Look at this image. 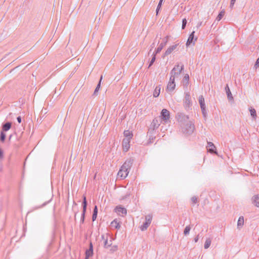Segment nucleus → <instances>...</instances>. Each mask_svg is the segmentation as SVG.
Instances as JSON below:
<instances>
[{"label": "nucleus", "mask_w": 259, "mask_h": 259, "mask_svg": "<svg viewBox=\"0 0 259 259\" xmlns=\"http://www.w3.org/2000/svg\"><path fill=\"white\" fill-rule=\"evenodd\" d=\"M258 49H259V44H258Z\"/></svg>", "instance_id": "obj_54"}, {"label": "nucleus", "mask_w": 259, "mask_h": 259, "mask_svg": "<svg viewBox=\"0 0 259 259\" xmlns=\"http://www.w3.org/2000/svg\"><path fill=\"white\" fill-rule=\"evenodd\" d=\"M163 1V0H160L159 2V3L158 4V6H157L156 10V15L158 14V12H159V10L161 8V5H162Z\"/></svg>", "instance_id": "obj_34"}, {"label": "nucleus", "mask_w": 259, "mask_h": 259, "mask_svg": "<svg viewBox=\"0 0 259 259\" xmlns=\"http://www.w3.org/2000/svg\"><path fill=\"white\" fill-rule=\"evenodd\" d=\"M252 203L256 207H259V194L255 195L252 198Z\"/></svg>", "instance_id": "obj_17"}, {"label": "nucleus", "mask_w": 259, "mask_h": 259, "mask_svg": "<svg viewBox=\"0 0 259 259\" xmlns=\"http://www.w3.org/2000/svg\"><path fill=\"white\" fill-rule=\"evenodd\" d=\"M103 78V76L101 75V77H100V80H99V81L94 91V95H97V93L99 91L100 88V87H101V81H102V79Z\"/></svg>", "instance_id": "obj_27"}, {"label": "nucleus", "mask_w": 259, "mask_h": 259, "mask_svg": "<svg viewBox=\"0 0 259 259\" xmlns=\"http://www.w3.org/2000/svg\"><path fill=\"white\" fill-rule=\"evenodd\" d=\"M97 214H98V207H97V206L96 205L94 208L93 213V215H92L93 221H95L96 220L97 217Z\"/></svg>", "instance_id": "obj_26"}, {"label": "nucleus", "mask_w": 259, "mask_h": 259, "mask_svg": "<svg viewBox=\"0 0 259 259\" xmlns=\"http://www.w3.org/2000/svg\"><path fill=\"white\" fill-rule=\"evenodd\" d=\"M191 201L193 204H195L198 202V198L196 196H193L191 198Z\"/></svg>", "instance_id": "obj_37"}, {"label": "nucleus", "mask_w": 259, "mask_h": 259, "mask_svg": "<svg viewBox=\"0 0 259 259\" xmlns=\"http://www.w3.org/2000/svg\"><path fill=\"white\" fill-rule=\"evenodd\" d=\"M201 110L202 111V115H203V116L204 117V118H206V116H207V111H206V107H201Z\"/></svg>", "instance_id": "obj_33"}, {"label": "nucleus", "mask_w": 259, "mask_h": 259, "mask_svg": "<svg viewBox=\"0 0 259 259\" xmlns=\"http://www.w3.org/2000/svg\"><path fill=\"white\" fill-rule=\"evenodd\" d=\"M195 32V31H193L190 34L186 42V46L187 47L190 46L192 44L194 45L195 42L197 40V37H195L194 36Z\"/></svg>", "instance_id": "obj_10"}, {"label": "nucleus", "mask_w": 259, "mask_h": 259, "mask_svg": "<svg viewBox=\"0 0 259 259\" xmlns=\"http://www.w3.org/2000/svg\"><path fill=\"white\" fill-rule=\"evenodd\" d=\"M6 135L4 132L1 131L0 134V141L2 142H4L6 140Z\"/></svg>", "instance_id": "obj_30"}, {"label": "nucleus", "mask_w": 259, "mask_h": 259, "mask_svg": "<svg viewBox=\"0 0 259 259\" xmlns=\"http://www.w3.org/2000/svg\"><path fill=\"white\" fill-rule=\"evenodd\" d=\"M182 132L186 135L192 134L195 128L194 125L192 121H189L181 125Z\"/></svg>", "instance_id": "obj_3"}, {"label": "nucleus", "mask_w": 259, "mask_h": 259, "mask_svg": "<svg viewBox=\"0 0 259 259\" xmlns=\"http://www.w3.org/2000/svg\"><path fill=\"white\" fill-rule=\"evenodd\" d=\"M224 11H221V12H220V13L219 14V15H218L216 19L218 20V21H220L222 18V17H223V16L224 15Z\"/></svg>", "instance_id": "obj_35"}, {"label": "nucleus", "mask_w": 259, "mask_h": 259, "mask_svg": "<svg viewBox=\"0 0 259 259\" xmlns=\"http://www.w3.org/2000/svg\"><path fill=\"white\" fill-rule=\"evenodd\" d=\"M159 125L158 120L156 118H154L149 128L148 134H152L154 133V131L159 127Z\"/></svg>", "instance_id": "obj_8"}, {"label": "nucleus", "mask_w": 259, "mask_h": 259, "mask_svg": "<svg viewBox=\"0 0 259 259\" xmlns=\"http://www.w3.org/2000/svg\"><path fill=\"white\" fill-rule=\"evenodd\" d=\"M211 239L210 238H207L204 243V247L205 249H207L211 244Z\"/></svg>", "instance_id": "obj_29"}, {"label": "nucleus", "mask_w": 259, "mask_h": 259, "mask_svg": "<svg viewBox=\"0 0 259 259\" xmlns=\"http://www.w3.org/2000/svg\"><path fill=\"white\" fill-rule=\"evenodd\" d=\"M249 111L250 112L251 116L254 118L255 119L256 117V110L254 108H251L249 109Z\"/></svg>", "instance_id": "obj_31"}, {"label": "nucleus", "mask_w": 259, "mask_h": 259, "mask_svg": "<svg viewBox=\"0 0 259 259\" xmlns=\"http://www.w3.org/2000/svg\"><path fill=\"white\" fill-rule=\"evenodd\" d=\"M177 120L179 122L181 123V125L183 124L184 123H187L189 122L188 119L189 116L188 115H185L183 113L179 112L177 115Z\"/></svg>", "instance_id": "obj_5"}, {"label": "nucleus", "mask_w": 259, "mask_h": 259, "mask_svg": "<svg viewBox=\"0 0 259 259\" xmlns=\"http://www.w3.org/2000/svg\"><path fill=\"white\" fill-rule=\"evenodd\" d=\"M106 236H105L104 234L101 235V238L104 241H105V239H106Z\"/></svg>", "instance_id": "obj_45"}, {"label": "nucleus", "mask_w": 259, "mask_h": 259, "mask_svg": "<svg viewBox=\"0 0 259 259\" xmlns=\"http://www.w3.org/2000/svg\"><path fill=\"white\" fill-rule=\"evenodd\" d=\"M116 248H117V246H115L114 247V249H116Z\"/></svg>", "instance_id": "obj_53"}, {"label": "nucleus", "mask_w": 259, "mask_h": 259, "mask_svg": "<svg viewBox=\"0 0 259 259\" xmlns=\"http://www.w3.org/2000/svg\"><path fill=\"white\" fill-rule=\"evenodd\" d=\"M89 257H87V256L85 255V259H89Z\"/></svg>", "instance_id": "obj_51"}, {"label": "nucleus", "mask_w": 259, "mask_h": 259, "mask_svg": "<svg viewBox=\"0 0 259 259\" xmlns=\"http://www.w3.org/2000/svg\"><path fill=\"white\" fill-rule=\"evenodd\" d=\"M189 80V75L188 74H185L184 77V80L186 81L187 82H188Z\"/></svg>", "instance_id": "obj_40"}, {"label": "nucleus", "mask_w": 259, "mask_h": 259, "mask_svg": "<svg viewBox=\"0 0 259 259\" xmlns=\"http://www.w3.org/2000/svg\"><path fill=\"white\" fill-rule=\"evenodd\" d=\"M191 230V227L190 226H187L184 229V234L185 235H187L189 234L190 231Z\"/></svg>", "instance_id": "obj_32"}, {"label": "nucleus", "mask_w": 259, "mask_h": 259, "mask_svg": "<svg viewBox=\"0 0 259 259\" xmlns=\"http://www.w3.org/2000/svg\"><path fill=\"white\" fill-rule=\"evenodd\" d=\"M187 23V21L186 18H184L182 20V29H184L186 27V24Z\"/></svg>", "instance_id": "obj_36"}, {"label": "nucleus", "mask_w": 259, "mask_h": 259, "mask_svg": "<svg viewBox=\"0 0 259 259\" xmlns=\"http://www.w3.org/2000/svg\"><path fill=\"white\" fill-rule=\"evenodd\" d=\"M17 121H18L19 123H20L21 122V121H22V119H21V116H18V117H17Z\"/></svg>", "instance_id": "obj_44"}, {"label": "nucleus", "mask_w": 259, "mask_h": 259, "mask_svg": "<svg viewBox=\"0 0 259 259\" xmlns=\"http://www.w3.org/2000/svg\"><path fill=\"white\" fill-rule=\"evenodd\" d=\"M115 209L117 213H121L123 214L126 213V209L125 208L122 207L121 206H116Z\"/></svg>", "instance_id": "obj_20"}, {"label": "nucleus", "mask_w": 259, "mask_h": 259, "mask_svg": "<svg viewBox=\"0 0 259 259\" xmlns=\"http://www.w3.org/2000/svg\"><path fill=\"white\" fill-rule=\"evenodd\" d=\"M167 39L168 36H166L162 39V41L160 43L159 47L154 51L155 54H158L161 52L163 47L166 45L167 42Z\"/></svg>", "instance_id": "obj_11"}, {"label": "nucleus", "mask_w": 259, "mask_h": 259, "mask_svg": "<svg viewBox=\"0 0 259 259\" xmlns=\"http://www.w3.org/2000/svg\"><path fill=\"white\" fill-rule=\"evenodd\" d=\"M201 25H202V22H199V23L197 24V26H196V27L198 28H199V27Z\"/></svg>", "instance_id": "obj_47"}, {"label": "nucleus", "mask_w": 259, "mask_h": 259, "mask_svg": "<svg viewBox=\"0 0 259 259\" xmlns=\"http://www.w3.org/2000/svg\"><path fill=\"white\" fill-rule=\"evenodd\" d=\"M130 140L123 139L122 142L123 150L124 151H127L130 147Z\"/></svg>", "instance_id": "obj_13"}, {"label": "nucleus", "mask_w": 259, "mask_h": 259, "mask_svg": "<svg viewBox=\"0 0 259 259\" xmlns=\"http://www.w3.org/2000/svg\"><path fill=\"white\" fill-rule=\"evenodd\" d=\"M124 136L125 137V139H128L130 140L133 137V134L132 132H130L128 130H126L124 131L123 133Z\"/></svg>", "instance_id": "obj_18"}, {"label": "nucleus", "mask_w": 259, "mask_h": 259, "mask_svg": "<svg viewBox=\"0 0 259 259\" xmlns=\"http://www.w3.org/2000/svg\"><path fill=\"white\" fill-rule=\"evenodd\" d=\"M160 85L157 86L153 92V96L154 97H158L160 94Z\"/></svg>", "instance_id": "obj_25"}, {"label": "nucleus", "mask_w": 259, "mask_h": 259, "mask_svg": "<svg viewBox=\"0 0 259 259\" xmlns=\"http://www.w3.org/2000/svg\"><path fill=\"white\" fill-rule=\"evenodd\" d=\"M12 136V135H10V137H9V140H11V138Z\"/></svg>", "instance_id": "obj_49"}, {"label": "nucleus", "mask_w": 259, "mask_h": 259, "mask_svg": "<svg viewBox=\"0 0 259 259\" xmlns=\"http://www.w3.org/2000/svg\"><path fill=\"white\" fill-rule=\"evenodd\" d=\"M179 65H176L175 66V67L172 68V69L171 70L170 72V76L169 78V81L168 82L167 85V90L169 91H172L176 87V83L175 82V77L177 75H179L180 74V73L182 72V71L184 70V65H182L181 66L180 69L179 70V71L176 72V70L179 68Z\"/></svg>", "instance_id": "obj_1"}, {"label": "nucleus", "mask_w": 259, "mask_h": 259, "mask_svg": "<svg viewBox=\"0 0 259 259\" xmlns=\"http://www.w3.org/2000/svg\"><path fill=\"white\" fill-rule=\"evenodd\" d=\"M3 158H4V151L0 148V160L3 159Z\"/></svg>", "instance_id": "obj_42"}, {"label": "nucleus", "mask_w": 259, "mask_h": 259, "mask_svg": "<svg viewBox=\"0 0 259 259\" xmlns=\"http://www.w3.org/2000/svg\"><path fill=\"white\" fill-rule=\"evenodd\" d=\"M236 1V0H231L230 6L231 8H233Z\"/></svg>", "instance_id": "obj_43"}, {"label": "nucleus", "mask_w": 259, "mask_h": 259, "mask_svg": "<svg viewBox=\"0 0 259 259\" xmlns=\"http://www.w3.org/2000/svg\"><path fill=\"white\" fill-rule=\"evenodd\" d=\"M116 248H117V246H115L114 247V249H116Z\"/></svg>", "instance_id": "obj_52"}, {"label": "nucleus", "mask_w": 259, "mask_h": 259, "mask_svg": "<svg viewBox=\"0 0 259 259\" xmlns=\"http://www.w3.org/2000/svg\"><path fill=\"white\" fill-rule=\"evenodd\" d=\"M192 106V101L191 100V97L189 93H186L185 94V97L184 99V106L185 108L188 110Z\"/></svg>", "instance_id": "obj_7"}, {"label": "nucleus", "mask_w": 259, "mask_h": 259, "mask_svg": "<svg viewBox=\"0 0 259 259\" xmlns=\"http://www.w3.org/2000/svg\"><path fill=\"white\" fill-rule=\"evenodd\" d=\"M258 67H259V57L257 59V60L255 63V64H254V67L255 68H257Z\"/></svg>", "instance_id": "obj_41"}, {"label": "nucleus", "mask_w": 259, "mask_h": 259, "mask_svg": "<svg viewBox=\"0 0 259 259\" xmlns=\"http://www.w3.org/2000/svg\"><path fill=\"white\" fill-rule=\"evenodd\" d=\"M199 239V235H198L197 236H196L194 239V241L195 242H197L198 241Z\"/></svg>", "instance_id": "obj_46"}, {"label": "nucleus", "mask_w": 259, "mask_h": 259, "mask_svg": "<svg viewBox=\"0 0 259 259\" xmlns=\"http://www.w3.org/2000/svg\"><path fill=\"white\" fill-rule=\"evenodd\" d=\"M178 45H179V44H175L174 45L170 46L165 51V53L164 54L163 57L166 56H168V55L170 54L172 52V51H174L177 48V46Z\"/></svg>", "instance_id": "obj_14"}, {"label": "nucleus", "mask_w": 259, "mask_h": 259, "mask_svg": "<svg viewBox=\"0 0 259 259\" xmlns=\"http://www.w3.org/2000/svg\"><path fill=\"white\" fill-rule=\"evenodd\" d=\"M133 163V159L131 158L125 161L118 172V177L122 179H125L127 176Z\"/></svg>", "instance_id": "obj_2"}, {"label": "nucleus", "mask_w": 259, "mask_h": 259, "mask_svg": "<svg viewBox=\"0 0 259 259\" xmlns=\"http://www.w3.org/2000/svg\"><path fill=\"white\" fill-rule=\"evenodd\" d=\"M82 212L81 215V218H80V223L81 224H83L84 221V218H85V213L87 210V201L86 199L85 196H83V201L82 203Z\"/></svg>", "instance_id": "obj_9"}, {"label": "nucleus", "mask_w": 259, "mask_h": 259, "mask_svg": "<svg viewBox=\"0 0 259 259\" xmlns=\"http://www.w3.org/2000/svg\"><path fill=\"white\" fill-rule=\"evenodd\" d=\"M206 148L208 152L211 153H217L216 148L213 143L211 142H207V146Z\"/></svg>", "instance_id": "obj_12"}, {"label": "nucleus", "mask_w": 259, "mask_h": 259, "mask_svg": "<svg viewBox=\"0 0 259 259\" xmlns=\"http://www.w3.org/2000/svg\"><path fill=\"white\" fill-rule=\"evenodd\" d=\"M244 225V218L242 216H241L239 218L238 222H237V227L240 228L242 227Z\"/></svg>", "instance_id": "obj_24"}, {"label": "nucleus", "mask_w": 259, "mask_h": 259, "mask_svg": "<svg viewBox=\"0 0 259 259\" xmlns=\"http://www.w3.org/2000/svg\"><path fill=\"white\" fill-rule=\"evenodd\" d=\"M130 196V193L126 194L125 197L124 198H123V199H125L127 197L129 196Z\"/></svg>", "instance_id": "obj_48"}, {"label": "nucleus", "mask_w": 259, "mask_h": 259, "mask_svg": "<svg viewBox=\"0 0 259 259\" xmlns=\"http://www.w3.org/2000/svg\"><path fill=\"white\" fill-rule=\"evenodd\" d=\"M160 117L164 123H167L170 118L169 111L166 109H163L160 113Z\"/></svg>", "instance_id": "obj_6"}, {"label": "nucleus", "mask_w": 259, "mask_h": 259, "mask_svg": "<svg viewBox=\"0 0 259 259\" xmlns=\"http://www.w3.org/2000/svg\"><path fill=\"white\" fill-rule=\"evenodd\" d=\"M154 47V43H153V44L152 45V48H153Z\"/></svg>", "instance_id": "obj_50"}, {"label": "nucleus", "mask_w": 259, "mask_h": 259, "mask_svg": "<svg viewBox=\"0 0 259 259\" xmlns=\"http://www.w3.org/2000/svg\"><path fill=\"white\" fill-rule=\"evenodd\" d=\"M111 226L112 227H114L115 229H119L120 228V225L119 222H117V220H114L111 223Z\"/></svg>", "instance_id": "obj_22"}, {"label": "nucleus", "mask_w": 259, "mask_h": 259, "mask_svg": "<svg viewBox=\"0 0 259 259\" xmlns=\"http://www.w3.org/2000/svg\"><path fill=\"white\" fill-rule=\"evenodd\" d=\"M85 255L87 257H90L93 255V245L91 242L89 245V248L85 251Z\"/></svg>", "instance_id": "obj_15"}, {"label": "nucleus", "mask_w": 259, "mask_h": 259, "mask_svg": "<svg viewBox=\"0 0 259 259\" xmlns=\"http://www.w3.org/2000/svg\"><path fill=\"white\" fill-rule=\"evenodd\" d=\"M51 200H52V198H51V199H50L49 201L44 202L41 206L37 207V208H39L43 206H46L47 204H48L51 201Z\"/></svg>", "instance_id": "obj_39"}, {"label": "nucleus", "mask_w": 259, "mask_h": 259, "mask_svg": "<svg viewBox=\"0 0 259 259\" xmlns=\"http://www.w3.org/2000/svg\"><path fill=\"white\" fill-rule=\"evenodd\" d=\"M152 220V215L149 214L145 216V222L143 223V224L140 227V229L141 231H143L148 228V227L150 225Z\"/></svg>", "instance_id": "obj_4"}, {"label": "nucleus", "mask_w": 259, "mask_h": 259, "mask_svg": "<svg viewBox=\"0 0 259 259\" xmlns=\"http://www.w3.org/2000/svg\"><path fill=\"white\" fill-rule=\"evenodd\" d=\"M199 103L200 106V108L206 107L204 98L202 95L199 97Z\"/></svg>", "instance_id": "obj_23"}, {"label": "nucleus", "mask_w": 259, "mask_h": 259, "mask_svg": "<svg viewBox=\"0 0 259 259\" xmlns=\"http://www.w3.org/2000/svg\"><path fill=\"white\" fill-rule=\"evenodd\" d=\"M12 126V123L11 122H7L3 124L2 131L6 132L8 131Z\"/></svg>", "instance_id": "obj_16"}, {"label": "nucleus", "mask_w": 259, "mask_h": 259, "mask_svg": "<svg viewBox=\"0 0 259 259\" xmlns=\"http://www.w3.org/2000/svg\"><path fill=\"white\" fill-rule=\"evenodd\" d=\"M153 134H154V133H153L152 134H149V140L150 143H152L153 142L154 139L155 138V137L153 136V135H152Z\"/></svg>", "instance_id": "obj_38"}, {"label": "nucleus", "mask_w": 259, "mask_h": 259, "mask_svg": "<svg viewBox=\"0 0 259 259\" xmlns=\"http://www.w3.org/2000/svg\"><path fill=\"white\" fill-rule=\"evenodd\" d=\"M156 54H155V52H153V53L152 54V58L149 62V66H148L149 68L150 67H151L153 64L154 62H155V59H156Z\"/></svg>", "instance_id": "obj_28"}, {"label": "nucleus", "mask_w": 259, "mask_h": 259, "mask_svg": "<svg viewBox=\"0 0 259 259\" xmlns=\"http://www.w3.org/2000/svg\"><path fill=\"white\" fill-rule=\"evenodd\" d=\"M112 240H110L108 241V237L106 236V239H105V241H104V247L106 248H108L112 245Z\"/></svg>", "instance_id": "obj_21"}, {"label": "nucleus", "mask_w": 259, "mask_h": 259, "mask_svg": "<svg viewBox=\"0 0 259 259\" xmlns=\"http://www.w3.org/2000/svg\"><path fill=\"white\" fill-rule=\"evenodd\" d=\"M225 90H226V92L228 100L229 101L233 100V97L232 96V95L231 94V92L230 90L228 84H227V85L225 87Z\"/></svg>", "instance_id": "obj_19"}]
</instances>
